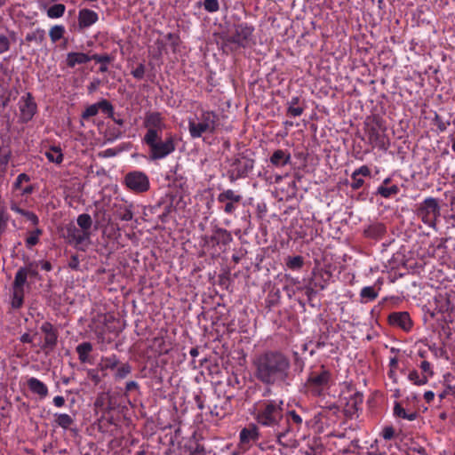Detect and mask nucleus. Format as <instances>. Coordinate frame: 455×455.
<instances>
[{"instance_id": "nucleus-1", "label": "nucleus", "mask_w": 455, "mask_h": 455, "mask_svg": "<svg viewBox=\"0 0 455 455\" xmlns=\"http://www.w3.org/2000/svg\"><path fill=\"white\" fill-rule=\"evenodd\" d=\"M256 378L267 385H289L291 361L283 352L267 350L258 355L252 362Z\"/></svg>"}, {"instance_id": "nucleus-2", "label": "nucleus", "mask_w": 455, "mask_h": 455, "mask_svg": "<svg viewBox=\"0 0 455 455\" xmlns=\"http://www.w3.org/2000/svg\"><path fill=\"white\" fill-rule=\"evenodd\" d=\"M218 125V116L213 111L201 110L188 119V132L193 139L212 134Z\"/></svg>"}, {"instance_id": "nucleus-3", "label": "nucleus", "mask_w": 455, "mask_h": 455, "mask_svg": "<svg viewBox=\"0 0 455 455\" xmlns=\"http://www.w3.org/2000/svg\"><path fill=\"white\" fill-rule=\"evenodd\" d=\"M282 400H267L257 409L256 420L264 427H275L283 419Z\"/></svg>"}, {"instance_id": "nucleus-4", "label": "nucleus", "mask_w": 455, "mask_h": 455, "mask_svg": "<svg viewBox=\"0 0 455 455\" xmlns=\"http://www.w3.org/2000/svg\"><path fill=\"white\" fill-rule=\"evenodd\" d=\"M144 143L149 148V158L156 161L167 157L176 148L174 135L169 133L163 140L161 135L143 138Z\"/></svg>"}, {"instance_id": "nucleus-5", "label": "nucleus", "mask_w": 455, "mask_h": 455, "mask_svg": "<svg viewBox=\"0 0 455 455\" xmlns=\"http://www.w3.org/2000/svg\"><path fill=\"white\" fill-rule=\"evenodd\" d=\"M366 137L372 148L386 150L389 146L387 126L380 118H373L367 124Z\"/></svg>"}, {"instance_id": "nucleus-6", "label": "nucleus", "mask_w": 455, "mask_h": 455, "mask_svg": "<svg viewBox=\"0 0 455 455\" xmlns=\"http://www.w3.org/2000/svg\"><path fill=\"white\" fill-rule=\"evenodd\" d=\"M254 28L248 23H238L234 27V32L230 36L229 42L239 47H248L252 42Z\"/></svg>"}, {"instance_id": "nucleus-7", "label": "nucleus", "mask_w": 455, "mask_h": 455, "mask_svg": "<svg viewBox=\"0 0 455 455\" xmlns=\"http://www.w3.org/2000/svg\"><path fill=\"white\" fill-rule=\"evenodd\" d=\"M124 182L127 188L135 193H144L150 187L148 177L140 171L128 172L125 175Z\"/></svg>"}, {"instance_id": "nucleus-8", "label": "nucleus", "mask_w": 455, "mask_h": 455, "mask_svg": "<svg viewBox=\"0 0 455 455\" xmlns=\"http://www.w3.org/2000/svg\"><path fill=\"white\" fill-rule=\"evenodd\" d=\"M144 125L148 130L144 138L161 135L162 131L166 127L162 116L156 112L148 113L146 115Z\"/></svg>"}, {"instance_id": "nucleus-9", "label": "nucleus", "mask_w": 455, "mask_h": 455, "mask_svg": "<svg viewBox=\"0 0 455 455\" xmlns=\"http://www.w3.org/2000/svg\"><path fill=\"white\" fill-rule=\"evenodd\" d=\"M422 219L425 223L432 226L440 216V207L435 198L427 197L420 208Z\"/></svg>"}, {"instance_id": "nucleus-10", "label": "nucleus", "mask_w": 455, "mask_h": 455, "mask_svg": "<svg viewBox=\"0 0 455 455\" xmlns=\"http://www.w3.org/2000/svg\"><path fill=\"white\" fill-rule=\"evenodd\" d=\"M19 109L22 122L31 120L36 111V104L30 93H26L19 100Z\"/></svg>"}, {"instance_id": "nucleus-11", "label": "nucleus", "mask_w": 455, "mask_h": 455, "mask_svg": "<svg viewBox=\"0 0 455 455\" xmlns=\"http://www.w3.org/2000/svg\"><path fill=\"white\" fill-rule=\"evenodd\" d=\"M331 380V374L328 371L322 369L320 372H314L308 379L311 388L316 394H320L322 389L328 387Z\"/></svg>"}, {"instance_id": "nucleus-12", "label": "nucleus", "mask_w": 455, "mask_h": 455, "mask_svg": "<svg viewBox=\"0 0 455 455\" xmlns=\"http://www.w3.org/2000/svg\"><path fill=\"white\" fill-rule=\"evenodd\" d=\"M100 109L108 114L113 113L112 105L108 100H102L87 107L82 114V117L84 119H87L89 117L94 116L99 113Z\"/></svg>"}, {"instance_id": "nucleus-13", "label": "nucleus", "mask_w": 455, "mask_h": 455, "mask_svg": "<svg viewBox=\"0 0 455 455\" xmlns=\"http://www.w3.org/2000/svg\"><path fill=\"white\" fill-rule=\"evenodd\" d=\"M99 20V15L96 12L90 9H81L78 12V26L80 29H85L95 24Z\"/></svg>"}, {"instance_id": "nucleus-14", "label": "nucleus", "mask_w": 455, "mask_h": 455, "mask_svg": "<svg viewBox=\"0 0 455 455\" xmlns=\"http://www.w3.org/2000/svg\"><path fill=\"white\" fill-rule=\"evenodd\" d=\"M68 237L70 242L79 246L90 240V231H84L75 226H70L68 228Z\"/></svg>"}, {"instance_id": "nucleus-15", "label": "nucleus", "mask_w": 455, "mask_h": 455, "mask_svg": "<svg viewBox=\"0 0 455 455\" xmlns=\"http://www.w3.org/2000/svg\"><path fill=\"white\" fill-rule=\"evenodd\" d=\"M29 390L39 396L40 399H44L48 395L49 390L47 386L40 379L30 377L27 381Z\"/></svg>"}, {"instance_id": "nucleus-16", "label": "nucleus", "mask_w": 455, "mask_h": 455, "mask_svg": "<svg viewBox=\"0 0 455 455\" xmlns=\"http://www.w3.org/2000/svg\"><path fill=\"white\" fill-rule=\"evenodd\" d=\"M92 60L88 54L78 52H72L67 54L66 62L69 68H74L76 65L85 64Z\"/></svg>"}, {"instance_id": "nucleus-17", "label": "nucleus", "mask_w": 455, "mask_h": 455, "mask_svg": "<svg viewBox=\"0 0 455 455\" xmlns=\"http://www.w3.org/2000/svg\"><path fill=\"white\" fill-rule=\"evenodd\" d=\"M41 331L45 334L44 343L42 347H53L57 341V335L53 331L52 325L50 323H44L41 326Z\"/></svg>"}, {"instance_id": "nucleus-18", "label": "nucleus", "mask_w": 455, "mask_h": 455, "mask_svg": "<svg viewBox=\"0 0 455 455\" xmlns=\"http://www.w3.org/2000/svg\"><path fill=\"white\" fill-rule=\"evenodd\" d=\"M44 156L50 163L55 164H60L64 159V155L59 146H51L44 151Z\"/></svg>"}, {"instance_id": "nucleus-19", "label": "nucleus", "mask_w": 455, "mask_h": 455, "mask_svg": "<svg viewBox=\"0 0 455 455\" xmlns=\"http://www.w3.org/2000/svg\"><path fill=\"white\" fill-rule=\"evenodd\" d=\"M389 318L393 323L399 325L404 330H408L411 327V319L407 312L393 313Z\"/></svg>"}, {"instance_id": "nucleus-20", "label": "nucleus", "mask_w": 455, "mask_h": 455, "mask_svg": "<svg viewBox=\"0 0 455 455\" xmlns=\"http://www.w3.org/2000/svg\"><path fill=\"white\" fill-rule=\"evenodd\" d=\"M291 160V155L282 149L275 150L270 157V163L275 167H283Z\"/></svg>"}, {"instance_id": "nucleus-21", "label": "nucleus", "mask_w": 455, "mask_h": 455, "mask_svg": "<svg viewBox=\"0 0 455 455\" xmlns=\"http://www.w3.org/2000/svg\"><path fill=\"white\" fill-rule=\"evenodd\" d=\"M394 415L397 418L409 421H413L418 417V413L416 411H407L401 403L397 402H395L394 405Z\"/></svg>"}, {"instance_id": "nucleus-22", "label": "nucleus", "mask_w": 455, "mask_h": 455, "mask_svg": "<svg viewBox=\"0 0 455 455\" xmlns=\"http://www.w3.org/2000/svg\"><path fill=\"white\" fill-rule=\"evenodd\" d=\"M28 275L25 270L20 267L15 275L12 289L25 291V286L28 285Z\"/></svg>"}, {"instance_id": "nucleus-23", "label": "nucleus", "mask_w": 455, "mask_h": 455, "mask_svg": "<svg viewBox=\"0 0 455 455\" xmlns=\"http://www.w3.org/2000/svg\"><path fill=\"white\" fill-rule=\"evenodd\" d=\"M378 295L379 292L373 286H365L360 291V300L362 303H368L374 300Z\"/></svg>"}, {"instance_id": "nucleus-24", "label": "nucleus", "mask_w": 455, "mask_h": 455, "mask_svg": "<svg viewBox=\"0 0 455 455\" xmlns=\"http://www.w3.org/2000/svg\"><path fill=\"white\" fill-rule=\"evenodd\" d=\"M217 199H218V202H220V203H226V202L238 203L241 201L242 196L239 194H236L232 189H227V190H224L223 192H221L218 196Z\"/></svg>"}, {"instance_id": "nucleus-25", "label": "nucleus", "mask_w": 455, "mask_h": 455, "mask_svg": "<svg viewBox=\"0 0 455 455\" xmlns=\"http://www.w3.org/2000/svg\"><path fill=\"white\" fill-rule=\"evenodd\" d=\"M299 97H292L291 100L288 102V115L291 117H297L302 115L303 108L299 106Z\"/></svg>"}, {"instance_id": "nucleus-26", "label": "nucleus", "mask_w": 455, "mask_h": 455, "mask_svg": "<svg viewBox=\"0 0 455 455\" xmlns=\"http://www.w3.org/2000/svg\"><path fill=\"white\" fill-rule=\"evenodd\" d=\"M92 350V346L90 342H83L76 347L79 360L82 363H86L89 359V354Z\"/></svg>"}, {"instance_id": "nucleus-27", "label": "nucleus", "mask_w": 455, "mask_h": 455, "mask_svg": "<svg viewBox=\"0 0 455 455\" xmlns=\"http://www.w3.org/2000/svg\"><path fill=\"white\" fill-rule=\"evenodd\" d=\"M400 191V188L397 185L391 186H383L380 185L377 189V194L381 196L384 198H389L395 195H397Z\"/></svg>"}, {"instance_id": "nucleus-28", "label": "nucleus", "mask_w": 455, "mask_h": 455, "mask_svg": "<svg viewBox=\"0 0 455 455\" xmlns=\"http://www.w3.org/2000/svg\"><path fill=\"white\" fill-rule=\"evenodd\" d=\"M57 425L64 429H68L73 423V418L67 413H56L54 415Z\"/></svg>"}, {"instance_id": "nucleus-29", "label": "nucleus", "mask_w": 455, "mask_h": 455, "mask_svg": "<svg viewBox=\"0 0 455 455\" xmlns=\"http://www.w3.org/2000/svg\"><path fill=\"white\" fill-rule=\"evenodd\" d=\"M66 7L62 4H56L52 5L48 11L47 15L51 19H58L63 16Z\"/></svg>"}, {"instance_id": "nucleus-30", "label": "nucleus", "mask_w": 455, "mask_h": 455, "mask_svg": "<svg viewBox=\"0 0 455 455\" xmlns=\"http://www.w3.org/2000/svg\"><path fill=\"white\" fill-rule=\"evenodd\" d=\"M65 34V27L62 25H55L49 30V36L52 43L58 42Z\"/></svg>"}, {"instance_id": "nucleus-31", "label": "nucleus", "mask_w": 455, "mask_h": 455, "mask_svg": "<svg viewBox=\"0 0 455 455\" xmlns=\"http://www.w3.org/2000/svg\"><path fill=\"white\" fill-rule=\"evenodd\" d=\"M407 378L411 383L417 386L425 385L428 381L423 374H419L415 370L410 371Z\"/></svg>"}, {"instance_id": "nucleus-32", "label": "nucleus", "mask_w": 455, "mask_h": 455, "mask_svg": "<svg viewBox=\"0 0 455 455\" xmlns=\"http://www.w3.org/2000/svg\"><path fill=\"white\" fill-rule=\"evenodd\" d=\"M92 218L89 214L84 213L77 217V224L84 231H90L92 227Z\"/></svg>"}, {"instance_id": "nucleus-33", "label": "nucleus", "mask_w": 455, "mask_h": 455, "mask_svg": "<svg viewBox=\"0 0 455 455\" xmlns=\"http://www.w3.org/2000/svg\"><path fill=\"white\" fill-rule=\"evenodd\" d=\"M24 299V291L12 289V306L14 308H19L23 304Z\"/></svg>"}, {"instance_id": "nucleus-34", "label": "nucleus", "mask_w": 455, "mask_h": 455, "mask_svg": "<svg viewBox=\"0 0 455 455\" xmlns=\"http://www.w3.org/2000/svg\"><path fill=\"white\" fill-rule=\"evenodd\" d=\"M42 235V230L39 228H36L33 231H31L28 234V236L26 239V245L28 248L33 247L36 245L39 241V236Z\"/></svg>"}, {"instance_id": "nucleus-35", "label": "nucleus", "mask_w": 455, "mask_h": 455, "mask_svg": "<svg viewBox=\"0 0 455 455\" xmlns=\"http://www.w3.org/2000/svg\"><path fill=\"white\" fill-rule=\"evenodd\" d=\"M304 260L301 256L289 257L286 266L292 270L299 269L303 266Z\"/></svg>"}, {"instance_id": "nucleus-36", "label": "nucleus", "mask_w": 455, "mask_h": 455, "mask_svg": "<svg viewBox=\"0 0 455 455\" xmlns=\"http://www.w3.org/2000/svg\"><path fill=\"white\" fill-rule=\"evenodd\" d=\"M102 363H103V365H102L103 369L114 370L117 367V365L119 363V360L116 355H113L111 356L103 358Z\"/></svg>"}, {"instance_id": "nucleus-37", "label": "nucleus", "mask_w": 455, "mask_h": 455, "mask_svg": "<svg viewBox=\"0 0 455 455\" xmlns=\"http://www.w3.org/2000/svg\"><path fill=\"white\" fill-rule=\"evenodd\" d=\"M256 436H257L256 430L243 428L240 432V440L242 443H248L251 440H254V439H256Z\"/></svg>"}, {"instance_id": "nucleus-38", "label": "nucleus", "mask_w": 455, "mask_h": 455, "mask_svg": "<svg viewBox=\"0 0 455 455\" xmlns=\"http://www.w3.org/2000/svg\"><path fill=\"white\" fill-rule=\"evenodd\" d=\"M132 371V367L128 363H124L120 365L116 372V379H124L126 376H128Z\"/></svg>"}, {"instance_id": "nucleus-39", "label": "nucleus", "mask_w": 455, "mask_h": 455, "mask_svg": "<svg viewBox=\"0 0 455 455\" xmlns=\"http://www.w3.org/2000/svg\"><path fill=\"white\" fill-rule=\"evenodd\" d=\"M419 368L422 371L421 374H423L427 378V380L429 379V378H431L434 375V371L432 370V365L429 362H427V361L421 362V363L419 364Z\"/></svg>"}, {"instance_id": "nucleus-40", "label": "nucleus", "mask_w": 455, "mask_h": 455, "mask_svg": "<svg viewBox=\"0 0 455 455\" xmlns=\"http://www.w3.org/2000/svg\"><path fill=\"white\" fill-rule=\"evenodd\" d=\"M146 72V66L143 63H140L135 68H132L131 74L138 80L144 78Z\"/></svg>"}, {"instance_id": "nucleus-41", "label": "nucleus", "mask_w": 455, "mask_h": 455, "mask_svg": "<svg viewBox=\"0 0 455 455\" xmlns=\"http://www.w3.org/2000/svg\"><path fill=\"white\" fill-rule=\"evenodd\" d=\"M204 8L209 12H215L220 9V4L218 0H204Z\"/></svg>"}, {"instance_id": "nucleus-42", "label": "nucleus", "mask_w": 455, "mask_h": 455, "mask_svg": "<svg viewBox=\"0 0 455 455\" xmlns=\"http://www.w3.org/2000/svg\"><path fill=\"white\" fill-rule=\"evenodd\" d=\"M352 182H351V188L355 190L359 189L363 187L364 180L362 177L358 176L355 172L351 175Z\"/></svg>"}, {"instance_id": "nucleus-43", "label": "nucleus", "mask_w": 455, "mask_h": 455, "mask_svg": "<svg viewBox=\"0 0 455 455\" xmlns=\"http://www.w3.org/2000/svg\"><path fill=\"white\" fill-rule=\"evenodd\" d=\"M10 45L9 38L4 35H0V54L8 52Z\"/></svg>"}, {"instance_id": "nucleus-44", "label": "nucleus", "mask_w": 455, "mask_h": 455, "mask_svg": "<svg viewBox=\"0 0 455 455\" xmlns=\"http://www.w3.org/2000/svg\"><path fill=\"white\" fill-rule=\"evenodd\" d=\"M29 180H30L29 177L26 173L19 174L14 182V188H20L23 182H28V181H29Z\"/></svg>"}, {"instance_id": "nucleus-45", "label": "nucleus", "mask_w": 455, "mask_h": 455, "mask_svg": "<svg viewBox=\"0 0 455 455\" xmlns=\"http://www.w3.org/2000/svg\"><path fill=\"white\" fill-rule=\"evenodd\" d=\"M354 172L360 177H367L371 174V171L366 165H362L358 169L355 170Z\"/></svg>"}, {"instance_id": "nucleus-46", "label": "nucleus", "mask_w": 455, "mask_h": 455, "mask_svg": "<svg viewBox=\"0 0 455 455\" xmlns=\"http://www.w3.org/2000/svg\"><path fill=\"white\" fill-rule=\"evenodd\" d=\"M22 269L25 270L28 277H36L38 275V272L33 264H29L28 266L22 267Z\"/></svg>"}, {"instance_id": "nucleus-47", "label": "nucleus", "mask_w": 455, "mask_h": 455, "mask_svg": "<svg viewBox=\"0 0 455 455\" xmlns=\"http://www.w3.org/2000/svg\"><path fill=\"white\" fill-rule=\"evenodd\" d=\"M24 216L32 222L33 225H37L39 222L38 217L32 212L27 211Z\"/></svg>"}, {"instance_id": "nucleus-48", "label": "nucleus", "mask_w": 455, "mask_h": 455, "mask_svg": "<svg viewBox=\"0 0 455 455\" xmlns=\"http://www.w3.org/2000/svg\"><path fill=\"white\" fill-rule=\"evenodd\" d=\"M235 203H234V202H226L225 207H224V212L228 214L233 213L236 209V206L235 205Z\"/></svg>"}, {"instance_id": "nucleus-49", "label": "nucleus", "mask_w": 455, "mask_h": 455, "mask_svg": "<svg viewBox=\"0 0 455 455\" xmlns=\"http://www.w3.org/2000/svg\"><path fill=\"white\" fill-rule=\"evenodd\" d=\"M37 34H40V36H44V30L38 29L36 32L28 33L26 36V40L28 41V42L36 40V37H37Z\"/></svg>"}, {"instance_id": "nucleus-50", "label": "nucleus", "mask_w": 455, "mask_h": 455, "mask_svg": "<svg viewBox=\"0 0 455 455\" xmlns=\"http://www.w3.org/2000/svg\"><path fill=\"white\" fill-rule=\"evenodd\" d=\"M53 404L58 407V408H60L64 405L65 403V399L63 396H60V395H57L53 398Z\"/></svg>"}, {"instance_id": "nucleus-51", "label": "nucleus", "mask_w": 455, "mask_h": 455, "mask_svg": "<svg viewBox=\"0 0 455 455\" xmlns=\"http://www.w3.org/2000/svg\"><path fill=\"white\" fill-rule=\"evenodd\" d=\"M122 220L129 221L132 219V212L130 210H125L121 215Z\"/></svg>"}, {"instance_id": "nucleus-52", "label": "nucleus", "mask_w": 455, "mask_h": 455, "mask_svg": "<svg viewBox=\"0 0 455 455\" xmlns=\"http://www.w3.org/2000/svg\"><path fill=\"white\" fill-rule=\"evenodd\" d=\"M20 340L21 342L23 343H31L35 340V336H31L30 334L28 333H24L21 337H20Z\"/></svg>"}, {"instance_id": "nucleus-53", "label": "nucleus", "mask_w": 455, "mask_h": 455, "mask_svg": "<svg viewBox=\"0 0 455 455\" xmlns=\"http://www.w3.org/2000/svg\"><path fill=\"white\" fill-rule=\"evenodd\" d=\"M11 210L18 214H20L22 216H24V213H26L27 211L25 210H22L21 208H20L16 204H12L11 206H10Z\"/></svg>"}, {"instance_id": "nucleus-54", "label": "nucleus", "mask_w": 455, "mask_h": 455, "mask_svg": "<svg viewBox=\"0 0 455 455\" xmlns=\"http://www.w3.org/2000/svg\"><path fill=\"white\" fill-rule=\"evenodd\" d=\"M393 435H394V431H393V429L391 427H387L383 431V437L385 439L392 438Z\"/></svg>"}, {"instance_id": "nucleus-55", "label": "nucleus", "mask_w": 455, "mask_h": 455, "mask_svg": "<svg viewBox=\"0 0 455 455\" xmlns=\"http://www.w3.org/2000/svg\"><path fill=\"white\" fill-rule=\"evenodd\" d=\"M100 84V81L97 80L95 82H92L89 86H88V91L90 93L93 92L94 91L97 90L98 86Z\"/></svg>"}, {"instance_id": "nucleus-56", "label": "nucleus", "mask_w": 455, "mask_h": 455, "mask_svg": "<svg viewBox=\"0 0 455 455\" xmlns=\"http://www.w3.org/2000/svg\"><path fill=\"white\" fill-rule=\"evenodd\" d=\"M424 398L427 403H430L435 398V394L432 391H427L424 393Z\"/></svg>"}, {"instance_id": "nucleus-57", "label": "nucleus", "mask_w": 455, "mask_h": 455, "mask_svg": "<svg viewBox=\"0 0 455 455\" xmlns=\"http://www.w3.org/2000/svg\"><path fill=\"white\" fill-rule=\"evenodd\" d=\"M138 387V383L135 381H129L126 383V390L131 391Z\"/></svg>"}, {"instance_id": "nucleus-58", "label": "nucleus", "mask_w": 455, "mask_h": 455, "mask_svg": "<svg viewBox=\"0 0 455 455\" xmlns=\"http://www.w3.org/2000/svg\"><path fill=\"white\" fill-rule=\"evenodd\" d=\"M290 416H291V418L293 419V421H295L296 423H300V422H301V420H302V419H301V418H300V416H299V415H298L296 412H294V411H291V412L290 413Z\"/></svg>"}, {"instance_id": "nucleus-59", "label": "nucleus", "mask_w": 455, "mask_h": 455, "mask_svg": "<svg viewBox=\"0 0 455 455\" xmlns=\"http://www.w3.org/2000/svg\"><path fill=\"white\" fill-rule=\"evenodd\" d=\"M41 267L44 270L50 271L52 269V265L48 261H43L41 262Z\"/></svg>"}, {"instance_id": "nucleus-60", "label": "nucleus", "mask_w": 455, "mask_h": 455, "mask_svg": "<svg viewBox=\"0 0 455 455\" xmlns=\"http://www.w3.org/2000/svg\"><path fill=\"white\" fill-rule=\"evenodd\" d=\"M116 150L113 148H108L104 151L105 156H116Z\"/></svg>"}, {"instance_id": "nucleus-61", "label": "nucleus", "mask_w": 455, "mask_h": 455, "mask_svg": "<svg viewBox=\"0 0 455 455\" xmlns=\"http://www.w3.org/2000/svg\"><path fill=\"white\" fill-rule=\"evenodd\" d=\"M33 192V187L28 186L22 189V195H28Z\"/></svg>"}, {"instance_id": "nucleus-62", "label": "nucleus", "mask_w": 455, "mask_h": 455, "mask_svg": "<svg viewBox=\"0 0 455 455\" xmlns=\"http://www.w3.org/2000/svg\"><path fill=\"white\" fill-rule=\"evenodd\" d=\"M390 181H391V178H386V179L383 180V182H382V184H381V185H383V186H386V187H387V186L390 183Z\"/></svg>"}, {"instance_id": "nucleus-63", "label": "nucleus", "mask_w": 455, "mask_h": 455, "mask_svg": "<svg viewBox=\"0 0 455 455\" xmlns=\"http://www.w3.org/2000/svg\"><path fill=\"white\" fill-rule=\"evenodd\" d=\"M396 364H397V361H396V359H395V358H392V359L390 360V366H391V367H395V366H396Z\"/></svg>"}, {"instance_id": "nucleus-64", "label": "nucleus", "mask_w": 455, "mask_h": 455, "mask_svg": "<svg viewBox=\"0 0 455 455\" xmlns=\"http://www.w3.org/2000/svg\"><path fill=\"white\" fill-rule=\"evenodd\" d=\"M114 121H115V123H116V124H117L118 125H123V124H124L123 119H120V118H118V119H117V118H114Z\"/></svg>"}]
</instances>
